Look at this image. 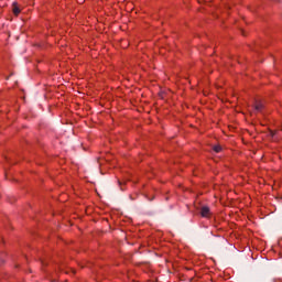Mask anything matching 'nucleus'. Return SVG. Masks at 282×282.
Here are the masks:
<instances>
[{"label": "nucleus", "instance_id": "obj_1", "mask_svg": "<svg viewBox=\"0 0 282 282\" xmlns=\"http://www.w3.org/2000/svg\"><path fill=\"white\" fill-rule=\"evenodd\" d=\"M253 109L257 113H259L260 111H263V102L256 101L253 105Z\"/></svg>", "mask_w": 282, "mask_h": 282}, {"label": "nucleus", "instance_id": "obj_5", "mask_svg": "<svg viewBox=\"0 0 282 282\" xmlns=\"http://www.w3.org/2000/svg\"><path fill=\"white\" fill-rule=\"evenodd\" d=\"M271 135H276V131H271Z\"/></svg>", "mask_w": 282, "mask_h": 282}, {"label": "nucleus", "instance_id": "obj_2", "mask_svg": "<svg viewBox=\"0 0 282 282\" xmlns=\"http://www.w3.org/2000/svg\"><path fill=\"white\" fill-rule=\"evenodd\" d=\"M200 215L202 217H210V208L204 206L200 208Z\"/></svg>", "mask_w": 282, "mask_h": 282}, {"label": "nucleus", "instance_id": "obj_4", "mask_svg": "<svg viewBox=\"0 0 282 282\" xmlns=\"http://www.w3.org/2000/svg\"><path fill=\"white\" fill-rule=\"evenodd\" d=\"M214 151L215 153H221V145H215Z\"/></svg>", "mask_w": 282, "mask_h": 282}, {"label": "nucleus", "instance_id": "obj_3", "mask_svg": "<svg viewBox=\"0 0 282 282\" xmlns=\"http://www.w3.org/2000/svg\"><path fill=\"white\" fill-rule=\"evenodd\" d=\"M12 12L15 14V17H19L21 14V9L19 8V4L17 2H13L12 4Z\"/></svg>", "mask_w": 282, "mask_h": 282}]
</instances>
